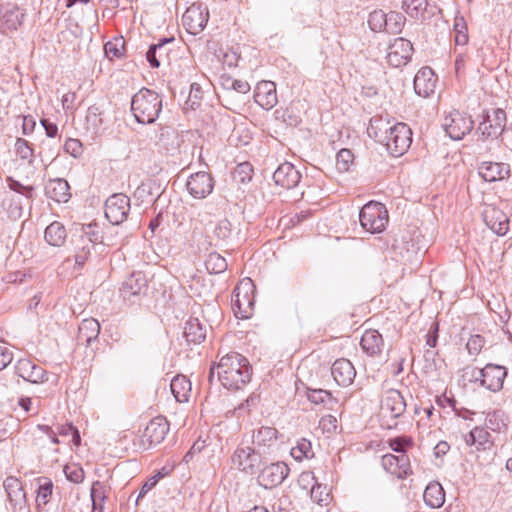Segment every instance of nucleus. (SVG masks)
Returning a JSON list of instances; mask_svg holds the SVG:
<instances>
[{
	"mask_svg": "<svg viewBox=\"0 0 512 512\" xmlns=\"http://www.w3.org/2000/svg\"><path fill=\"white\" fill-rule=\"evenodd\" d=\"M367 133L370 138L384 145L394 157L402 156L412 142V132L407 124L392 123L383 117L371 118Z\"/></svg>",
	"mask_w": 512,
	"mask_h": 512,
	"instance_id": "nucleus-1",
	"label": "nucleus"
},
{
	"mask_svg": "<svg viewBox=\"0 0 512 512\" xmlns=\"http://www.w3.org/2000/svg\"><path fill=\"white\" fill-rule=\"evenodd\" d=\"M215 370L218 381L229 390L241 389L250 381L252 375L249 361L237 352L227 353L217 364L213 363L208 377L210 383L214 379Z\"/></svg>",
	"mask_w": 512,
	"mask_h": 512,
	"instance_id": "nucleus-2",
	"label": "nucleus"
},
{
	"mask_svg": "<svg viewBox=\"0 0 512 512\" xmlns=\"http://www.w3.org/2000/svg\"><path fill=\"white\" fill-rule=\"evenodd\" d=\"M162 111V98L153 90L142 88L131 99V112L140 124H152Z\"/></svg>",
	"mask_w": 512,
	"mask_h": 512,
	"instance_id": "nucleus-3",
	"label": "nucleus"
},
{
	"mask_svg": "<svg viewBox=\"0 0 512 512\" xmlns=\"http://www.w3.org/2000/svg\"><path fill=\"white\" fill-rule=\"evenodd\" d=\"M255 305V286L251 279L239 282L232 294V309L237 318L248 319L253 315Z\"/></svg>",
	"mask_w": 512,
	"mask_h": 512,
	"instance_id": "nucleus-4",
	"label": "nucleus"
},
{
	"mask_svg": "<svg viewBox=\"0 0 512 512\" xmlns=\"http://www.w3.org/2000/svg\"><path fill=\"white\" fill-rule=\"evenodd\" d=\"M359 220L366 231L380 233L388 223V213L383 204L371 201L361 208Z\"/></svg>",
	"mask_w": 512,
	"mask_h": 512,
	"instance_id": "nucleus-5",
	"label": "nucleus"
},
{
	"mask_svg": "<svg viewBox=\"0 0 512 512\" xmlns=\"http://www.w3.org/2000/svg\"><path fill=\"white\" fill-rule=\"evenodd\" d=\"M231 461L241 472L254 476L263 465L264 455L251 446H238L231 456Z\"/></svg>",
	"mask_w": 512,
	"mask_h": 512,
	"instance_id": "nucleus-6",
	"label": "nucleus"
},
{
	"mask_svg": "<svg viewBox=\"0 0 512 512\" xmlns=\"http://www.w3.org/2000/svg\"><path fill=\"white\" fill-rule=\"evenodd\" d=\"M289 472L290 469L284 462L278 461L267 464L263 461V465L257 473V483L265 489L275 488L283 483Z\"/></svg>",
	"mask_w": 512,
	"mask_h": 512,
	"instance_id": "nucleus-7",
	"label": "nucleus"
},
{
	"mask_svg": "<svg viewBox=\"0 0 512 512\" xmlns=\"http://www.w3.org/2000/svg\"><path fill=\"white\" fill-rule=\"evenodd\" d=\"M506 376L507 369L504 366L491 363L482 369H474L473 373L475 381L479 380L481 386L492 392H498L502 389Z\"/></svg>",
	"mask_w": 512,
	"mask_h": 512,
	"instance_id": "nucleus-8",
	"label": "nucleus"
},
{
	"mask_svg": "<svg viewBox=\"0 0 512 512\" xmlns=\"http://www.w3.org/2000/svg\"><path fill=\"white\" fill-rule=\"evenodd\" d=\"M169 432V423L166 418L158 416L153 418L145 427L140 438V447L148 450L160 444Z\"/></svg>",
	"mask_w": 512,
	"mask_h": 512,
	"instance_id": "nucleus-9",
	"label": "nucleus"
},
{
	"mask_svg": "<svg viewBox=\"0 0 512 512\" xmlns=\"http://www.w3.org/2000/svg\"><path fill=\"white\" fill-rule=\"evenodd\" d=\"M506 112L497 108L493 110V118L488 113L483 116V121L479 124L477 131L481 134V140L497 139L503 134L506 127Z\"/></svg>",
	"mask_w": 512,
	"mask_h": 512,
	"instance_id": "nucleus-10",
	"label": "nucleus"
},
{
	"mask_svg": "<svg viewBox=\"0 0 512 512\" xmlns=\"http://www.w3.org/2000/svg\"><path fill=\"white\" fill-rule=\"evenodd\" d=\"M130 211V199L123 193L111 195L105 202V216L113 225L123 223Z\"/></svg>",
	"mask_w": 512,
	"mask_h": 512,
	"instance_id": "nucleus-11",
	"label": "nucleus"
},
{
	"mask_svg": "<svg viewBox=\"0 0 512 512\" xmlns=\"http://www.w3.org/2000/svg\"><path fill=\"white\" fill-rule=\"evenodd\" d=\"M473 125L474 122L471 117L459 111L451 112L445 117L443 122L447 135L453 140H461L471 132Z\"/></svg>",
	"mask_w": 512,
	"mask_h": 512,
	"instance_id": "nucleus-12",
	"label": "nucleus"
},
{
	"mask_svg": "<svg viewBox=\"0 0 512 512\" xmlns=\"http://www.w3.org/2000/svg\"><path fill=\"white\" fill-rule=\"evenodd\" d=\"M208 18L207 7H203L201 4H193L183 14L182 23L190 34L197 35L205 28Z\"/></svg>",
	"mask_w": 512,
	"mask_h": 512,
	"instance_id": "nucleus-13",
	"label": "nucleus"
},
{
	"mask_svg": "<svg viewBox=\"0 0 512 512\" xmlns=\"http://www.w3.org/2000/svg\"><path fill=\"white\" fill-rule=\"evenodd\" d=\"M278 431L269 426H261L251 431L252 448L263 455L269 454L277 445Z\"/></svg>",
	"mask_w": 512,
	"mask_h": 512,
	"instance_id": "nucleus-14",
	"label": "nucleus"
},
{
	"mask_svg": "<svg viewBox=\"0 0 512 512\" xmlns=\"http://www.w3.org/2000/svg\"><path fill=\"white\" fill-rule=\"evenodd\" d=\"M25 11L16 4L0 5V32L8 33L17 30L23 23Z\"/></svg>",
	"mask_w": 512,
	"mask_h": 512,
	"instance_id": "nucleus-15",
	"label": "nucleus"
},
{
	"mask_svg": "<svg viewBox=\"0 0 512 512\" xmlns=\"http://www.w3.org/2000/svg\"><path fill=\"white\" fill-rule=\"evenodd\" d=\"M186 188L192 197L204 199L212 193L214 180L208 172L200 171L189 176Z\"/></svg>",
	"mask_w": 512,
	"mask_h": 512,
	"instance_id": "nucleus-16",
	"label": "nucleus"
},
{
	"mask_svg": "<svg viewBox=\"0 0 512 512\" xmlns=\"http://www.w3.org/2000/svg\"><path fill=\"white\" fill-rule=\"evenodd\" d=\"M148 288V281L143 272H133L122 284L120 294L125 301L134 303L135 298L144 295Z\"/></svg>",
	"mask_w": 512,
	"mask_h": 512,
	"instance_id": "nucleus-17",
	"label": "nucleus"
},
{
	"mask_svg": "<svg viewBox=\"0 0 512 512\" xmlns=\"http://www.w3.org/2000/svg\"><path fill=\"white\" fill-rule=\"evenodd\" d=\"M413 53L411 42L404 38H396L388 47L387 61L392 67L406 65Z\"/></svg>",
	"mask_w": 512,
	"mask_h": 512,
	"instance_id": "nucleus-18",
	"label": "nucleus"
},
{
	"mask_svg": "<svg viewBox=\"0 0 512 512\" xmlns=\"http://www.w3.org/2000/svg\"><path fill=\"white\" fill-rule=\"evenodd\" d=\"M482 216L487 227L498 236H504L508 233L509 218L502 210L495 206H488L484 209Z\"/></svg>",
	"mask_w": 512,
	"mask_h": 512,
	"instance_id": "nucleus-19",
	"label": "nucleus"
},
{
	"mask_svg": "<svg viewBox=\"0 0 512 512\" xmlns=\"http://www.w3.org/2000/svg\"><path fill=\"white\" fill-rule=\"evenodd\" d=\"M300 179L301 173L289 162L280 164L273 173L274 183L284 189L295 188L299 184Z\"/></svg>",
	"mask_w": 512,
	"mask_h": 512,
	"instance_id": "nucleus-20",
	"label": "nucleus"
},
{
	"mask_svg": "<svg viewBox=\"0 0 512 512\" xmlns=\"http://www.w3.org/2000/svg\"><path fill=\"white\" fill-rule=\"evenodd\" d=\"M15 373L31 383H42L47 381V372L29 359H20L15 365Z\"/></svg>",
	"mask_w": 512,
	"mask_h": 512,
	"instance_id": "nucleus-21",
	"label": "nucleus"
},
{
	"mask_svg": "<svg viewBox=\"0 0 512 512\" xmlns=\"http://www.w3.org/2000/svg\"><path fill=\"white\" fill-rule=\"evenodd\" d=\"M436 82L437 78L430 67L421 68L413 81L415 93L424 98L429 97L435 91Z\"/></svg>",
	"mask_w": 512,
	"mask_h": 512,
	"instance_id": "nucleus-22",
	"label": "nucleus"
},
{
	"mask_svg": "<svg viewBox=\"0 0 512 512\" xmlns=\"http://www.w3.org/2000/svg\"><path fill=\"white\" fill-rule=\"evenodd\" d=\"M254 101L263 109H272L278 102L275 83L271 81L259 82L254 91Z\"/></svg>",
	"mask_w": 512,
	"mask_h": 512,
	"instance_id": "nucleus-23",
	"label": "nucleus"
},
{
	"mask_svg": "<svg viewBox=\"0 0 512 512\" xmlns=\"http://www.w3.org/2000/svg\"><path fill=\"white\" fill-rule=\"evenodd\" d=\"M331 375L339 386L348 387L353 383L356 370L348 359L340 358L333 363Z\"/></svg>",
	"mask_w": 512,
	"mask_h": 512,
	"instance_id": "nucleus-24",
	"label": "nucleus"
},
{
	"mask_svg": "<svg viewBox=\"0 0 512 512\" xmlns=\"http://www.w3.org/2000/svg\"><path fill=\"white\" fill-rule=\"evenodd\" d=\"M478 173L486 182L501 181L509 176L510 166L502 162L484 161L479 165Z\"/></svg>",
	"mask_w": 512,
	"mask_h": 512,
	"instance_id": "nucleus-25",
	"label": "nucleus"
},
{
	"mask_svg": "<svg viewBox=\"0 0 512 512\" xmlns=\"http://www.w3.org/2000/svg\"><path fill=\"white\" fill-rule=\"evenodd\" d=\"M381 408L389 412L391 417L398 418L405 412L406 402L398 390L390 389L386 391L381 401Z\"/></svg>",
	"mask_w": 512,
	"mask_h": 512,
	"instance_id": "nucleus-26",
	"label": "nucleus"
},
{
	"mask_svg": "<svg viewBox=\"0 0 512 512\" xmlns=\"http://www.w3.org/2000/svg\"><path fill=\"white\" fill-rule=\"evenodd\" d=\"M3 485L11 504L14 507H19L20 510L27 509L26 494L20 480L16 477L9 476L5 479Z\"/></svg>",
	"mask_w": 512,
	"mask_h": 512,
	"instance_id": "nucleus-27",
	"label": "nucleus"
},
{
	"mask_svg": "<svg viewBox=\"0 0 512 512\" xmlns=\"http://www.w3.org/2000/svg\"><path fill=\"white\" fill-rule=\"evenodd\" d=\"M207 324L196 317H190L184 327L183 335L188 344H200L206 338Z\"/></svg>",
	"mask_w": 512,
	"mask_h": 512,
	"instance_id": "nucleus-28",
	"label": "nucleus"
},
{
	"mask_svg": "<svg viewBox=\"0 0 512 512\" xmlns=\"http://www.w3.org/2000/svg\"><path fill=\"white\" fill-rule=\"evenodd\" d=\"M45 194L57 203H66L71 197L70 186L65 179H53L47 183Z\"/></svg>",
	"mask_w": 512,
	"mask_h": 512,
	"instance_id": "nucleus-29",
	"label": "nucleus"
},
{
	"mask_svg": "<svg viewBox=\"0 0 512 512\" xmlns=\"http://www.w3.org/2000/svg\"><path fill=\"white\" fill-rule=\"evenodd\" d=\"M360 345L367 355L375 356L381 353L384 341L378 331L367 330L361 338Z\"/></svg>",
	"mask_w": 512,
	"mask_h": 512,
	"instance_id": "nucleus-30",
	"label": "nucleus"
},
{
	"mask_svg": "<svg viewBox=\"0 0 512 512\" xmlns=\"http://www.w3.org/2000/svg\"><path fill=\"white\" fill-rule=\"evenodd\" d=\"M99 332L100 324L96 319H84L78 327V341L90 345L93 340L97 339Z\"/></svg>",
	"mask_w": 512,
	"mask_h": 512,
	"instance_id": "nucleus-31",
	"label": "nucleus"
},
{
	"mask_svg": "<svg viewBox=\"0 0 512 512\" xmlns=\"http://www.w3.org/2000/svg\"><path fill=\"white\" fill-rule=\"evenodd\" d=\"M424 502L431 508H440L445 502V492L439 482H430L424 490Z\"/></svg>",
	"mask_w": 512,
	"mask_h": 512,
	"instance_id": "nucleus-32",
	"label": "nucleus"
},
{
	"mask_svg": "<svg viewBox=\"0 0 512 512\" xmlns=\"http://www.w3.org/2000/svg\"><path fill=\"white\" fill-rule=\"evenodd\" d=\"M171 392L175 399L182 403L187 402L191 392V382L184 375L175 376L170 383Z\"/></svg>",
	"mask_w": 512,
	"mask_h": 512,
	"instance_id": "nucleus-33",
	"label": "nucleus"
},
{
	"mask_svg": "<svg viewBox=\"0 0 512 512\" xmlns=\"http://www.w3.org/2000/svg\"><path fill=\"white\" fill-rule=\"evenodd\" d=\"M44 238L51 246H62L66 239V229L64 225L58 221L52 222L45 229Z\"/></svg>",
	"mask_w": 512,
	"mask_h": 512,
	"instance_id": "nucleus-34",
	"label": "nucleus"
},
{
	"mask_svg": "<svg viewBox=\"0 0 512 512\" xmlns=\"http://www.w3.org/2000/svg\"><path fill=\"white\" fill-rule=\"evenodd\" d=\"M173 40V38H164L160 40L159 43L150 45L148 51L146 52V59L151 67L158 68L160 66L161 57L164 54H167L165 45L173 42Z\"/></svg>",
	"mask_w": 512,
	"mask_h": 512,
	"instance_id": "nucleus-35",
	"label": "nucleus"
},
{
	"mask_svg": "<svg viewBox=\"0 0 512 512\" xmlns=\"http://www.w3.org/2000/svg\"><path fill=\"white\" fill-rule=\"evenodd\" d=\"M205 267L210 274H220L227 270L228 264L219 253L212 252L205 260Z\"/></svg>",
	"mask_w": 512,
	"mask_h": 512,
	"instance_id": "nucleus-36",
	"label": "nucleus"
},
{
	"mask_svg": "<svg viewBox=\"0 0 512 512\" xmlns=\"http://www.w3.org/2000/svg\"><path fill=\"white\" fill-rule=\"evenodd\" d=\"M386 16L387 25L385 26L384 31L390 34L400 33L405 24V17L401 13L395 11H390L389 13H386Z\"/></svg>",
	"mask_w": 512,
	"mask_h": 512,
	"instance_id": "nucleus-37",
	"label": "nucleus"
},
{
	"mask_svg": "<svg viewBox=\"0 0 512 512\" xmlns=\"http://www.w3.org/2000/svg\"><path fill=\"white\" fill-rule=\"evenodd\" d=\"M485 425L487 429L494 432H500L506 427L504 412L501 410H494L487 413Z\"/></svg>",
	"mask_w": 512,
	"mask_h": 512,
	"instance_id": "nucleus-38",
	"label": "nucleus"
},
{
	"mask_svg": "<svg viewBox=\"0 0 512 512\" xmlns=\"http://www.w3.org/2000/svg\"><path fill=\"white\" fill-rule=\"evenodd\" d=\"M298 483L305 489L311 486V497L319 503L323 501L322 498L317 497V492L321 488V485L317 483L312 472H302L299 476Z\"/></svg>",
	"mask_w": 512,
	"mask_h": 512,
	"instance_id": "nucleus-39",
	"label": "nucleus"
},
{
	"mask_svg": "<svg viewBox=\"0 0 512 512\" xmlns=\"http://www.w3.org/2000/svg\"><path fill=\"white\" fill-rule=\"evenodd\" d=\"M402 8L412 18H418L427 9V0H403Z\"/></svg>",
	"mask_w": 512,
	"mask_h": 512,
	"instance_id": "nucleus-40",
	"label": "nucleus"
},
{
	"mask_svg": "<svg viewBox=\"0 0 512 512\" xmlns=\"http://www.w3.org/2000/svg\"><path fill=\"white\" fill-rule=\"evenodd\" d=\"M104 52L106 57L110 60L114 58H121L124 54V40L123 38H115L111 41H108L104 45Z\"/></svg>",
	"mask_w": 512,
	"mask_h": 512,
	"instance_id": "nucleus-41",
	"label": "nucleus"
},
{
	"mask_svg": "<svg viewBox=\"0 0 512 512\" xmlns=\"http://www.w3.org/2000/svg\"><path fill=\"white\" fill-rule=\"evenodd\" d=\"M354 155L349 149H341L336 155V168L339 172L344 173L349 171L353 165Z\"/></svg>",
	"mask_w": 512,
	"mask_h": 512,
	"instance_id": "nucleus-42",
	"label": "nucleus"
},
{
	"mask_svg": "<svg viewBox=\"0 0 512 512\" xmlns=\"http://www.w3.org/2000/svg\"><path fill=\"white\" fill-rule=\"evenodd\" d=\"M308 400L316 405L323 404L327 405L333 402L332 395L329 391L324 389H310L307 390Z\"/></svg>",
	"mask_w": 512,
	"mask_h": 512,
	"instance_id": "nucleus-43",
	"label": "nucleus"
},
{
	"mask_svg": "<svg viewBox=\"0 0 512 512\" xmlns=\"http://www.w3.org/2000/svg\"><path fill=\"white\" fill-rule=\"evenodd\" d=\"M312 455L311 442L306 439H301L298 441L297 445L291 449V456L297 461H302L304 458H309Z\"/></svg>",
	"mask_w": 512,
	"mask_h": 512,
	"instance_id": "nucleus-44",
	"label": "nucleus"
},
{
	"mask_svg": "<svg viewBox=\"0 0 512 512\" xmlns=\"http://www.w3.org/2000/svg\"><path fill=\"white\" fill-rule=\"evenodd\" d=\"M15 151L22 160H27L29 164L33 163L34 150L27 140L17 138L15 142Z\"/></svg>",
	"mask_w": 512,
	"mask_h": 512,
	"instance_id": "nucleus-45",
	"label": "nucleus"
},
{
	"mask_svg": "<svg viewBox=\"0 0 512 512\" xmlns=\"http://www.w3.org/2000/svg\"><path fill=\"white\" fill-rule=\"evenodd\" d=\"M368 24L372 31L380 32L385 30L387 25V16L382 10H375L370 13Z\"/></svg>",
	"mask_w": 512,
	"mask_h": 512,
	"instance_id": "nucleus-46",
	"label": "nucleus"
},
{
	"mask_svg": "<svg viewBox=\"0 0 512 512\" xmlns=\"http://www.w3.org/2000/svg\"><path fill=\"white\" fill-rule=\"evenodd\" d=\"M389 447L397 453H406L407 447H412L414 442L411 437L398 436L388 440Z\"/></svg>",
	"mask_w": 512,
	"mask_h": 512,
	"instance_id": "nucleus-47",
	"label": "nucleus"
},
{
	"mask_svg": "<svg viewBox=\"0 0 512 512\" xmlns=\"http://www.w3.org/2000/svg\"><path fill=\"white\" fill-rule=\"evenodd\" d=\"M81 240L83 242V245L75 253V263L79 267L84 266L85 262L87 261L89 255H90L91 248L93 247L91 239L82 237Z\"/></svg>",
	"mask_w": 512,
	"mask_h": 512,
	"instance_id": "nucleus-48",
	"label": "nucleus"
},
{
	"mask_svg": "<svg viewBox=\"0 0 512 512\" xmlns=\"http://www.w3.org/2000/svg\"><path fill=\"white\" fill-rule=\"evenodd\" d=\"M396 461L399 471L398 479H406L408 476L412 475L413 471L411 469L409 457L406 453L396 456Z\"/></svg>",
	"mask_w": 512,
	"mask_h": 512,
	"instance_id": "nucleus-49",
	"label": "nucleus"
},
{
	"mask_svg": "<svg viewBox=\"0 0 512 512\" xmlns=\"http://www.w3.org/2000/svg\"><path fill=\"white\" fill-rule=\"evenodd\" d=\"M53 483L48 479H43V482H40L38 490H37V502L40 505L46 504L48 502L49 497L52 494Z\"/></svg>",
	"mask_w": 512,
	"mask_h": 512,
	"instance_id": "nucleus-50",
	"label": "nucleus"
},
{
	"mask_svg": "<svg viewBox=\"0 0 512 512\" xmlns=\"http://www.w3.org/2000/svg\"><path fill=\"white\" fill-rule=\"evenodd\" d=\"M8 187L21 195H24L27 198H32L34 188L32 186H24L19 181L13 179L12 177L7 178Z\"/></svg>",
	"mask_w": 512,
	"mask_h": 512,
	"instance_id": "nucleus-51",
	"label": "nucleus"
},
{
	"mask_svg": "<svg viewBox=\"0 0 512 512\" xmlns=\"http://www.w3.org/2000/svg\"><path fill=\"white\" fill-rule=\"evenodd\" d=\"M105 492V486L100 481H95L92 484L90 495L94 508H96L98 502L102 503L105 500Z\"/></svg>",
	"mask_w": 512,
	"mask_h": 512,
	"instance_id": "nucleus-52",
	"label": "nucleus"
},
{
	"mask_svg": "<svg viewBox=\"0 0 512 512\" xmlns=\"http://www.w3.org/2000/svg\"><path fill=\"white\" fill-rule=\"evenodd\" d=\"M485 340L481 335H472L466 344L470 355H478L484 346Z\"/></svg>",
	"mask_w": 512,
	"mask_h": 512,
	"instance_id": "nucleus-53",
	"label": "nucleus"
},
{
	"mask_svg": "<svg viewBox=\"0 0 512 512\" xmlns=\"http://www.w3.org/2000/svg\"><path fill=\"white\" fill-rule=\"evenodd\" d=\"M59 148V145H54L50 141H42L40 155L45 156L50 162H52L59 155Z\"/></svg>",
	"mask_w": 512,
	"mask_h": 512,
	"instance_id": "nucleus-54",
	"label": "nucleus"
},
{
	"mask_svg": "<svg viewBox=\"0 0 512 512\" xmlns=\"http://www.w3.org/2000/svg\"><path fill=\"white\" fill-rule=\"evenodd\" d=\"M60 435L67 436L72 435V442L75 446H79L81 444V437L78 429L72 425V423H67L65 425H61L58 430Z\"/></svg>",
	"mask_w": 512,
	"mask_h": 512,
	"instance_id": "nucleus-55",
	"label": "nucleus"
},
{
	"mask_svg": "<svg viewBox=\"0 0 512 512\" xmlns=\"http://www.w3.org/2000/svg\"><path fill=\"white\" fill-rule=\"evenodd\" d=\"M381 464L385 471L395 475L398 478L399 471L397 468L398 464L396 461V455L385 454L384 456H382Z\"/></svg>",
	"mask_w": 512,
	"mask_h": 512,
	"instance_id": "nucleus-56",
	"label": "nucleus"
},
{
	"mask_svg": "<svg viewBox=\"0 0 512 512\" xmlns=\"http://www.w3.org/2000/svg\"><path fill=\"white\" fill-rule=\"evenodd\" d=\"M64 472L67 479L73 483H81L84 479V471L81 467L66 466Z\"/></svg>",
	"mask_w": 512,
	"mask_h": 512,
	"instance_id": "nucleus-57",
	"label": "nucleus"
},
{
	"mask_svg": "<svg viewBox=\"0 0 512 512\" xmlns=\"http://www.w3.org/2000/svg\"><path fill=\"white\" fill-rule=\"evenodd\" d=\"M63 148L66 153L70 154L75 158L82 154V143L78 139H67Z\"/></svg>",
	"mask_w": 512,
	"mask_h": 512,
	"instance_id": "nucleus-58",
	"label": "nucleus"
},
{
	"mask_svg": "<svg viewBox=\"0 0 512 512\" xmlns=\"http://www.w3.org/2000/svg\"><path fill=\"white\" fill-rule=\"evenodd\" d=\"M214 233L221 240L228 239L231 234V223L227 219L220 220L215 227Z\"/></svg>",
	"mask_w": 512,
	"mask_h": 512,
	"instance_id": "nucleus-59",
	"label": "nucleus"
},
{
	"mask_svg": "<svg viewBox=\"0 0 512 512\" xmlns=\"http://www.w3.org/2000/svg\"><path fill=\"white\" fill-rule=\"evenodd\" d=\"M253 171V168L252 166L247 163V162H244V163H241L239 164L236 169H235V176L236 177H239L240 178V181L242 183H245L246 181H250L251 180V173Z\"/></svg>",
	"mask_w": 512,
	"mask_h": 512,
	"instance_id": "nucleus-60",
	"label": "nucleus"
},
{
	"mask_svg": "<svg viewBox=\"0 0 512 512\" xmlns=\"http://www.w3.org/2000/svg\"><path fill=\"white\" fill-rule=\"evenodd\" d=\"M473 429L476 435L477 449H480V447L484 448L490 442V433L482 427H475Z\"/></svg>",
	"mask_w": 512,
	"mask_h": 512,
	"instance_id": "nucleus-61",
	"label": "nucleus"
},
{
	"mask_svg": "<svg viewBox=\"0 0 512 512\" xmlns=\"http://www.w3.org/2000/svg\"><path fill=\"white\" fill-rule=\"evenodd\" d=\"M99 108L96 106H91L88 109V113L86 119L89 123H92L94 128H98L102 124V119L100 118Z\"/></svg>",
	"mask_w": 512,
	"mask_h": 512,
	"instance_id": "nucleus-62",
	"label": "nucleus"
},
{
	"mask_svg": "<svg viewBox=\"0 0 512 512\" xmlns=\"http://www.w3.org/2000/svg\"><path fill=\"white\" fill-rule=\"evenodd\" d=\"M13 360V353L4 346H0V371L6 368Z\"/></svg>",
	"mask_w": 512,
	"mask_h": 512,
	"instance_id": "nucleus-63",
	"label": "nucleus"
},
{
	"mask_svg": "<svg viewBox=\"0 0 512 512\" xmlns=\"http://www.w3.org/2000/svg\"><path fill=\"white\" fill-rule=\"evenodd\" d=\"M41 125L43 126V128L45 129V132H46V135L49 137V138H55L57 136V133H58V127L55 123H52L49 121V119H41Z\"/></svg>",
	"mask_w": 512,
	"mask_h": 512,
	"instance_id": "nucleus-64",
	"label": "nucleus"
}]
</instances>
